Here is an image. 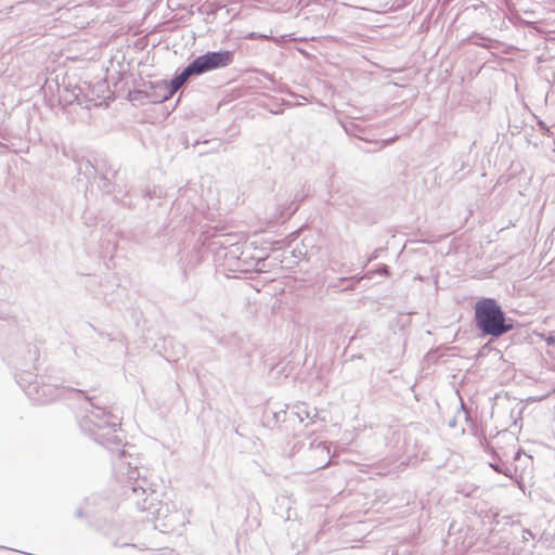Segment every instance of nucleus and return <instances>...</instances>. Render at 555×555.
<instances>
[{"mask_svg": "<svg viewBox=\"0 0 555 555\" xmlns=\"http://www.w3.org/2000/svg\"><path fill=\"white\" fill-rule=\"evenodd\" d=\"M539 336H540L542 339H544L548 346H551V345H555V333H554V334H548V335H546V334H540Z\"/></svg>", "mask_w": 555, "mask_h": 555, "instance_id": "0eeeda50", "label": "nucleus"}, {"mask_svg": "<svg viewBox=\"0 0 555 555\" xmlns=\"http://www.w3.org/2000/svg\"><path fill=\"white\" fill-rule=\"evenodd\" d=\"M248 38H250V39L267 38V36H259V35H257L255 33H251V34L248 35Z\"/></svg>", "mask_w": 555, "mask_h": 555, "instance_id": "6e6552de", "label": "nucleus"}, {"mask_svg": "<svg viewBox=\"0 0 555 555\" xmlns=\"http://www.w3.org/2000/svg\"><path fill=\"white\" fill-rule=\"evenodd\" d=\"M233 57L232 51L207 52L197 56L190 66L195 75H202L206 72L229 66L233 62Z\"/></svg>", "mask_w": 555, "mask_h": 555, "instance_id": "20e7f679", "label": "nucleus"}, {"mask_svg": "<svg viewBox=\"0 0 555 555\" xmlns=\"http://www.w3.org/2000/svg\"><path fill=\"white\" fill-rule=\"evenodd\" d=\"M195 75L190 64L182 70V73L176 76L170 82V90L168 94L163 96V101L171 96L180 87L189 79V77Z\"/></svg>", "mask_w": 555, "mask_h": 555, "instance_id": "423d86ee", "label": "nucleus"}, {"mask_svg": "<svg viewBox=\"0 0 555 555\" xmlns=\"http://www.w3.org/2000/svg\"><path fill=\"white\" fill-rule=\"evenodd\" d=\"M27 393L38 403H49L59 397L60 389L51 384H41L29 386Z\"/></svg>", "mask_w": 555, "mask_h": 555, "instance_id": "39448f33", "label": "nucleus"}, {"mask_svg": "<svg viewBox=\"0 0 555 555\" xmlns=\"http://www.w3.org/2000/svg\"><path fill=\"white\" fill-rule=\"evenodd\" d=\"M475 321L483 334L494 337H499L512 328V325L505 324L504 312L492 298H483L476 304Z\"/></svg>", "mask_w": 555, "mask_h": 555, "instance_id": "f03ea898", "label": "nucleus"}, {"mask_svg": "<svg viewBox=\"0 0 555 555\" xmlns=\"http://www.w3.org/2000/svg\"><path fill=\"white\" fill-rule=\"evenodd\" d=\"M89 408L86 409V415L80 421V426L85 431L94 435V439L109 449L108 443L120 441L118 437L119 417L114 415L106 408L100 406L89 401Z\"/></svg>", "mask_w": 555, "mask_h": 555, "instance_id": "f257e3e1", "label": "nucleus"}, {"mask_svg": "<svg viewBox=\"0 0 555 555\" xmlns=\"http://www.w3.org/2000/svg\"><path fill=\"white\" fill-rule=\"evenodd\" d=\"M291 414L294 415L302 427L301 438L295 443V448L330 451V443L322 436L315 435L317 428H314V425L317 422L314 418L318 416L317 412L311 414L306 403H296L293 405Z\"/></svg>", "mask_w": 555, "mask_h": 555, "instance_id": "7ed1b4c3", "label": "nucleus"}]
</instances>
